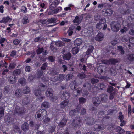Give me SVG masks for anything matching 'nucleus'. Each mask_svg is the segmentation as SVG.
I'll use <instances>...</instances> for the list:
<instances>
[{"mask_svg": "<svg viewBox=\"0 0 134 134\" xmlns=\"http://www.w3.org/2000/svg\"><path fill=\"white\" fill-rule=\"evenodd\" d=\"M89 92L88 91L85 90L83 89V92L82 93V95L83 96H86L88 95Z\"/></svg>", "mask_w": 134, "mask_h": 134, "instance_id": "nucleus-54", "label": "nucleus"}, {"mask_svg": "<svg viewBox=\"0 0 134 134\" xmlns=\"http://www.w3.org/2000/svg\"><path fill=\"white\" fill-rule=\"evenodd\" d=\"M128 19H129L130 20H131L132 21H134V14H131L130 16H128Z\"/></svg>", "mask_w": 134, "mask_h": 134, "instance_id": "nucleus-64", "label": "nucleus"}, {"mask_svg": "<svg viewBox=\"0 0 134 134\" xmlns=\"http://www.w3.org/2000/svg\"><path fill=\"white\" fill-rule=\"evenodd\" d=\"M94 49V47L92 46H89V48L87 51L86 52V54L87 55H89L91 53Z\"/></svg>", "mask_w": 134, "mask_h": 134, "instance_id": "nucleus-32", "label": "nucleus"}, {"mask_svg": "<svg viewBox=\"0 0 134 134\" xmlns=\"http://www.w3.org/2000/svg\"><path fill=\"white\" fill-rule=\"evenodd\" d=\"M14 113L18 115L24 114L25 112V110L23 108H20L19 106H16L14 110Z\"/></svg>", "mask_w": 134, "mask_h": 134, "instance_id": "nucleus-1", "label": "nucleus"}, {"mask_svg": "<svg viewBox=\"0 0 134 134\" xmlns=\"http://www.w3.org/2000/svg\"><path fill=\"white\" fill-rule=\"evenodd\" d=\"M82 42V41L80 38H77L74 42V45L75 46L77 47L79 46L81 44Z\"/></svg>", "mask_w": 134, "mask_h": 134, "instance_id": "nucleus-16", "label": "nucleus"}, {"mask_svg": "<svg viewBox=\"0 0 134 134\" xmlns=\"http://www.w3.org/2000/svg\"><path fill=\"white\" fill-rule=\"evenodd\" d=\"M44 72L41 71V70L37 72V77L38 78H40L43 75V74Z\"/></svg>", "mask_w": 134, "mask_h": 134, "instance_id": "nucleus-42", "label": "nucleus"}, {"mask_svg": "<svg viewBox=\"0 0 134 134\" xmlns=\"http://www.w3.org/2000/svg\"><path fill=\"white\" fill-rule=\"evenodd\" d=\"M22 93V91L21 90L17 89L15 91V94L17 97H19Z\"/></svg>", "mask_w": 134, "mask_h": 134, "instance_id": "nucleus-37", "label": "nucleus"}, {"mask_svg": "<svg viewBox=\"0 0 134 134\" xmlns=\"http://www.w3.org/2000/svg\"><path fill=\"white\" fill-rule=\"evenodd\" d=\"M105 67L103 66H100L97 69V71L99 74L103 72V69H105Z\"/></svg>", "mask_w": 134, "mask_h": 134, "instance_id": "nucleus-28", "label": "nucleus"}, {"mask_svg": "<svg viewBox=\"0 0 134 134\" xmlns=\"http://www.w3.org/2000/svg\"><path fill=\"white\" fill-rule=\"evenodd\" d=\"M13 128H14V131L16 132H19V133H21V132L20 131V128L16 125H14L13 126Z\"/></svg>", "mask_w": 134, "mask_h": 134, "instance_id": "nucleus-41", "label": "nucleus"}, {"mask_svg": "<svg viewBox=\"0 0 134 134\" xmlns=\"http://www.w3.org/2000/svg\"><path fill=\"white\" fill-rule=\"evenodd\" d=\"M86 76L83 73H80L78 75V77L81 79L86 78Z\"/></svg>", "mask_w": 134, "mask_h": 134, "instance_id": "nucleus-52", "label": "nucleus"}, {"mask_svg": "<svg viewBox=\"0 0 134 134\" xmlns=\"http://www.w3.org/2000/svg\"><path fill=\"white\" fill-rule=\"evenodd\" d=\"M74 27L72 26H71L69 28L67 31L68 35L69 36H71L73 34V32L72 30L74 29Z\"/></svg>", "mask_w": 134, "mask_h": 134, "instance_id": "nucleus-33", "label": "nucleus"}, {"mask_svg": "<svg viewBox=\"0 0 134 134\" xmlns=\"http://www.w3.org/2000/svg\"><path fill=\"white\" fill-rule=\"evenodd\" d=\"M70 96L69 94L67 92H64L62 93L60 96L61 98L63 99L68 98Z\"/></svg>", "mask_w": 134, "mask_h": 134, "instance_id": "nucleus-17", "label": "nucleus"}, {"mask_svg": "<svg viewBox=\"0 0 134 134\" xmlns=\"http://www.w3.org/2000/svg\"><path fill=\"white\" fill-rule=\"evenodd\" d=\"M69 101L68 100H65L62 101L60 103V107L61 108H63L66 107L69 103Z\"/></svg>", "mask_w": 134, "mask_h": 134, "instance_id": "nucleus-20", "label": "nucleus"}, {"mask_svg": "<svg viewBox=\"0 0 134 134\" xmlns=\"http://www.w3.org/2000/svg\"><path fill=\"white\" fill-rule=\"evenodd\" d=\"M131 12V11L129 9L126 10L122 9L121 10L120 12L121 14L123 15H127L130 14Z\"/></svg>", "mask_w": 134, "mask_h": 134, "instance_id": "nucleus-23", "label": "nucleus"}, {"mask_svg": "<svg viewBox=\"0 0 134 134\" xmlns=\"http://www.w3.org/2000/svg\"><path fill=\"white\" fill-rule=\"evenodd\" d=\"M34 94L39 99V100L41 101L45 98L44 96H42L41 92L39 90H35L34 92Z\"/></svg>", "mask_w": 134, "mask_h": 134, "instance_id": "nucleus-5", "label": "nucleus"}, {"mask_svg": "<svg viewBox=\"0 0 134 134\" xmlns=\"http://www.w3.org/2000/svg\"><path fill=\"white\" fill-rule=\"evenodd\" d=\"M99 97L101 99V101L103 102H106L108 100V96L105 94H101Z\"/></svg>", "mask_w": 134, "mask_h": 134, "instance_id": "nucleus-11", "label": "nucleus"}, {"mask_svg": "<svg viewBox=\"0 0 134 134\" xmlns=\"http://www.w3.org/2000/svg\"><path fill=\"white\" fill-rule=\"evenodd\" d=\"M22 71V69H18L14 70L13 74L14 76H18L19 75Z\"/></svg>", "mask_w": 134, "mask_h": 134, "instance_id": "nucleus-22", "label": "nucleus"}, {"mask_svg": "<svg viewBox=\"0 0 134 134\" xmlns=\"http://www.w3.org/2000/svg\"><path fill=\"white\" fill-rule=\"evenodd\" d=\"M30 90L29 87L27 86L25 87L23 90V93L24 94H27L30 92Z\"/></svg>", "mask_w": 134, "mask_h": 134, "instance_id": "nucleus-39", "label": "nucleus"}, {"mask_svg": "<svg viewBox=\"0 0 134 134\" xmlns=\"http://www.w3.org/2000/svg\"><path fill=\"white\" fill-rule=\"evenodd\" d=\"M51 101H56L57 99V96H54L53 95L51 97H49Z\"/></svg>", "mask_w": 134, "mask_h": 134, "instance_id": "nucleus-59", "label": "nucleus"}, {"mask_svg": "<svg viewBox=\"0 0 134 134\" xmlns=\"http://www.w3.org/2000/svg\"><path fill=\"white\" fill-rule=\"evenodd\" d=\"M53 91L51 88H48L46 92V95L48 97H51L53 94Z\"/></svg>", "mask_w": 134, "mask_h": 134, "instance_id": "nucleus-12", "label": "nucleus"}, {"mask_svg": "<svg viewBox=\"0 0 134 134\" xmlns=\"http://www.w3.org/2000/svg\"><path fill=\"white\" fill-rule=\"evenodd\" d=\"M4 115V109L3 107L0 106V118L3 116Z\"/></svg>", "mask_w": 134, "mask_h": 134, "instance_id": "nucleus-48", "label": "nucleus"}, {"mask_svg": "<svg viewBox=\"0 0 134 134\" xmlns=\"http://www.w3.org/2000/svg\"><path fill=\"white\" fill-rule=\"evenodd\" d=\"M105 13L108 15H110L112 14V11L110 9H107L106 10Z\"/></svg>", "mask_w": 134, "mask_h": 134, "instance_id": "nucleus-58", "label": "nucleus"}, {"mask_svg": "<svg viewBox=\"0 0 134 134\" xmlns=\"http://www.w3.org/2000/svg\"><path fill=\"white\" fill-rule=\"evenodd\" d=\"M79 102L80 103H84L86 101V99L84 98L81 97L79 98Z\"/></svg>", "mask_w": 134, "mask_h": 134, "instance_id": "nucleus-55", "label": "nucleus"}, {"mask_svg": "<svg viewBox=\"0 0 134 134\" xmlns=\"http://www.w3.org/2000/svg\"><path fill=\"white\" fill-rule=\"evenodd\" d=\"M129 39V38L127 36L124 37L122 39V41L123 42H126L128 41Z\"/></svg>", "mask_w": 134, "mask_h": 134, "instance_id": "nucleus-62", "label": "nucleus"}, {"mask_svg": "<svg viewBox=\"0 0 134 134\" xmlns=\"http://www.w3.org/2000/svg\"><path fill=\"white\" fill-rule=\"evenodd\" d=\"M42 40L43 39L41 37H36L34 41L36 42H40L42 41Z\"/></svg>", "mask_w": 134, "mask_h": 134, "instance_id": "nucleus-60", "label": "nucleus"}, {"mask_svg": "<svg viewBox=\"0 0 134 134\" xmlns=\"http://www.w3.org/2000/svg\"><path fill=\"white\" fill-rule=\"evenodd\" d=\"M118 50L119 51L120 53L121 54H124L125 52L122 46H118Z\"/></svg>", "mask_w": 134, "mask_h": 134, "instance_id": "nucleus-49", "label": "nucleus"}, {"mask_svg": "<svg viewBox=\"0 0 134 134\" xmlns=\"http://www.w3.org/2000/svg\"><path fill=\"white\" fill-rule=\"evenodd\" d=\"M117 132L119 134H124L125 131L120 127H118L116 128Z\"/></svg>", "mask_w": 134, "mask_h": 134, "instance_id": "nucleus-26", "label": "nucleus"}, {"mask_svg": "<svg viewBox=\"0 0 134 134\" xmlns=\"http://www.w3.org/2000/svg\"><path fill=\"white\" fill-rule=\"evenodd\" d=\"M105 22H105H103V23H102L101 22H99L97 23L96 25V28L99 29H101L103 26L102 25Z\"/></svg>", "mask_w": 134, "mask_h": 134, "instance_id": "nucleus-35", "label": "nucleus"}, {"mask_svg": "<svg viewBox=\"0 0 134 134\" xmlns=\"http://www.w3.org/2000/svg\"><path fill=\"white\" fill-rule=\"evenodd\" d=\"M30 100L28 97H25L23 98L22 103L24 105H27L30 103Z\"/></svg>", "mask_w": 134, "mask_h": 134, "instance_id": "nucleus-21", "label": "nucleus"}, {"mask_svg": "<svg viewBox=\"0 0 134 134\" xmlns=\"http://www.w3.org/2000/svg\"><path fill=\"white\" fill-rule=\"evenodd\" d=\"M18 82L22 85H24L26 83V80L24 78H22L19 80Z\"/></svg>", "mask_w": 134, "mask_h": 134, "instance_id": "nucleus-34", "label": "nucleus"}, {"mask_svg": "<svg viewBox=\"0 0 134 134\" xmlns=\"http://www.w3.org/2000/svg\"><path fill=\"white\" fill-rule=\"evenodd\" d=\"M120 26V23L118 22L114 21L111 25V29L113 31L117 32L119 30Z\"/></svg>", "mask_w": 134, "mask_h": 134, "instance_id": "nucleus-3", "label": "nucleus"}, {"mask_svg": "<svg viewBox=\"0 0 134 134\" xmlns=\"http://www.w3.org/2000/svg\"><path fill=\"white\" fill-rule=\"evenodd\" d=\"M128 60L130 61H134V54H128L127 57Z\"/></svg>", "mask_w": 134, "mask_h": 134, "instance_id": "nucleus-30", "label": "nucleus"}, {"mask_svg": "<svg viewBox=\"0 0 134 134\" xmlns=\"http://www.w3.org/2000/svg\"><path fill=\"white\" fill-rule=\"evenodd\" d=\"M71 57V54L70 52L64 54L63 55V59L67 60H70Z\"/></svg>", "mask_w": 134, "mask_h": 134, "instance_id": "nucleus-14", "label": "nucleus"}, {"mask_svg": "<svg viewBox=\"0 0 134 134\" xmlns=\"http://www.w3.org/2000/svg\"><path fill=\"white\" fill-rule=\"evenodd\" d=\"M65 77L64 75L63 74L59 75L58 80L59 81H62L63 80Z\"/></svg>", "mask_w": 134, "mask_h": 134, "instance_id": "nucleus-63", "label": "nucleus"}, {"mask_svg": "<svg viewBox=\"0 0 134 134\" xmlns=\"http://www.w3.org/2000/svg\"><path fill=\"white\" fill-rule=\"evenodd\" d=\"M47 66L48 63L46 62L44 63L41 67V70L44 72L46 70Z\"/></svg>", "mask_w": 134, "mask_h": 134, "instance_id": "nucleus-25", "label": "nucleus"}, {"mask_svg": "<svg viewBox=\"0 0 134 134\" xmlns=\"http://www.w3.org/2000/svg\"><path fill=\"white\" fill-rule=\"evenodd\" d=\"M48 58L49 60L51 62H53L55 60V57L53 56H49L48 57Z\"/></svg>", "mask_w": 134, "mask_h": 134, "instance_id": "nucleus-57", "label": "nucleus"}, {"mask_svg": "<svg viewBox=\"0 0 134 134\" xmlns=\"http://www.w3.org/2000/svg\"><path fill=\"white\" fill-rule=\"evenodd\" d=\"M124 118V116L122 114V113L121 112H120L119 114L118 119L120 120V121L122 122Z\"/></svg>", "mask_w": 134, "mask_h": 134, "instance_id": "nucleus-50", "label": "nucleus"}, {"mask_svg": "<svg viewBox=\"0 0 134 134\" xmlns=\"http://www.w3.org/2000/svg\"><path fill=\"white\" fill-rule=\"evenodd\" d=\"M94 127L95 130L98 131L102 130L105 128L104 125L103 124H96Z\"/></svg>", "mask_w": 134, "mask_h": 134, "instance_id": "nucleus-8", "label": "nucleus"}, {"mask_svg": "<svg viewBox=\"0 0 134 134\" xmlns=\"http://www.w3.org/2000/svg\"><path fill=\"white\" fill-rule=\"evenodd\" d=\"M67 122V120L65 118H64L62 120L58 125L60 127H63L66 125Z\"/></svg>", "mask_w": 134, "mask_h": 134, "instance_id": "nucleus-15", "label": "nucleus"}, {"mask_svg": "<svg viewBox=\"0 0 134 134\" xmlns=\"http://www.w3.org/2000/svg\"><path fill=\"white\" fill-rule=\"evenodd\" d=\"M59 2V0H55L52 2V4L50 6V8H52V7H54L57 6L58 5Z\"/></svg>", "mask_w": 134, "mask_h": 134, "instance_id": "nucleus-29", "label": "nucleus"}, {"mask_svg": "<svg viewBox=\"0 0 134 134\" xmlns=\"http://www.w3.org/2000/svg\"><path fill=\"white\" fill-rule=\"evenodd\" d=\"M22 129L24 131L26 132L29 130V124L27 122H24L21 125Z\"/></svg>", "mask_w": 134, "mask_h": 134, "instance_id": "nucleus-10", "label": "nucleus"}, {"mask_svg": "<svg viewBox=\"0 0 134 134\" xmlns=\"http://www.w3.org/2000/svg\"><path fill=\"white\" fill-rule=\"evenodd\" d=\"M47 20V22L49 23H54L56 20L55 18H50Z\"/></svg>", "mask_w": 134, "mask_h": 134, "instance_id": "nucleus-47", "label": "nucleus"}, {"mask_svg": "<svg viewBox=\"0 0 134 134\" xmlns=\"http://www.w3.org/2000/svg\"><path fill=\"white\" fill-rule=\"evenodd\" d=\"M11 19L9 17L7 16L6 17H3L2 19L0 21V23H7L9 21L11 20Z\"/></svg>", "mask_w": 134, "mask_h": 134, "instance_id": "nucleus-24", "label": "nucleus"}, {"mask_svg": "<svg viewBox=\"0 0 134 134\" xmlns=\"http://www.w3.org/2000/svg\"><path fill=\"white\" fill-rule=\"evenodd\" d=\"M37 48L38 49L36 50V53L38 55L44 51V49L42 47L40 48L39 46H38Z\"/></svg>", "mask_w": 134, "mask_h": 134, "instance_id": "nucleus-38", "label": "nucleus"}, {"mask_svg": "<svg viewBox=\"0 0 134 134\" xmlns=\"http://www.w3.org/2000/svg\"><path fill=\"white\" fill-rule=\"evenodd\" d=\"M91 86V85L88 82H86L83 84V89L84 90V88H85V89L87 88H88L90 86Z\"/></svg>", "mask_w": 134, "mask_h": 134, "instance_id": "nucleus-53", "label": "nucleus"}, {"mask_svg": "<svg viewBox=\"0 0 134 134\" xmlns=\"http://www.w3.org/2000/svg\"><path fill=\"white\" fill-rule=\"evenodd\" d=\"M76 82L75 81H72L70 84V88L72 90L74 89L75 88Z\"/></svg>", "mask_w": 134, "mask_h": 134, "instance_id": "nucleus-36", "label": "nucleus"}, {"mask_svg": "<svg viewBox=\"0 0 134 134\" xmlns=\"http://www.w3.org/2000/svg\"><path fill=\"white\" fill-rule=\"evenodd\" d=\"M97 87L100 90H101L105 89L106 87V85L103 83H98Z\"/></svg>", "mask_w": 134, "mask_h": 134, "instance_id": "nucleus-27", "label": "nucleus"}, {"mask_svg": "<svg viewBox=\"0 0 134 134\" xmlns=\"http://www.w3.org/2000/svg\"><path fill=\"white\" fill-rule=\"evenodd\" d=\"M100 102L101 100L99 97H97L93 98V103L95 106H98L100 104Z\"/></svg>", "mask_w": 134, "mask_h": 134, "instance_id": "nucleus-7", "label": "nucleus"}, {"mask_svg": "<svg viewBox=\"0 0 134 134\" xmlns=\"http://www.w3.org/2000/svg\"><path fill=\"white\" fill-rule=\"evenodd\" d=\"M16 77H14L12 76H9L8 80L9 82L11 84H14L16 82Z\"/></svg>", "mask_w": 134, "mask_h": 134, "instance_id": "nucleus-13", "label": "nucleus"}, {"mask_svg": "<svg viewBox=\"0 0 134 134\" xmlns=\"http://www.w3.org/2000/svg\"><path fill=\"white\" fill-rule=\"evenodd\" d=\"M107 91L110 94H115V91L113 89V88L111 86H109L107 89Z\"/></svg>", "mask_w": 134, "mask_h": 134, "instance_id": "nucleus-19", "label": "nucleus"}, {"mask_svg": "<svg viewBox=\"0 0 134 134\" xmlns=\"http://www.w3.org/2000/svg\"><path fill=\"white\" fill-rule=\"evenodd\" d=\"M79 50V49L77 47H74L72 49V52L74 54H77Z\"/></svg>", "mask_w": 134, "mask_h": 134, "instance_id": "nucleus-45", "label": "nucleus"}, {"mask_svg": "<svg viewBox=\"0 0 134 134\" xmlns=\"http://www.w3.org/2000/svg\"><path fill=\"white\" fill-rule=\"evenodd\" d=\"M118 60L116 59H112L110 61L111 63L113 64H115L118 62Z\"/></svg>", "mask_w": 134, "mask_h": 134, "instance_id": "nucleus-61", "label": "nucleus"}, {"mask_svg": "<svg viewBox=\"0 0 134 134\" xmlns=\"http://www.w3.org/2000/svg\"><path fill=\"white\" fill-rule=\"evenodd\" d=\"M109 72L113 76H114L117 74L116 70L112 68L109 70Z\"/></svg>", "mask_w": 134, "mask_h": 134, "instance_id": "nucleus-31", "label": "nucleus"}, {"mask_svg": "<svg viewBox=\"0 0 134 134\" xmlns=\"http://www.w3.org/2000/svg\"><path fill=\"white\" fill-rule=\"evenodd\" d=\"M50 106L49 103L48 102L45 101L42 104L41 107L42 109H44L49 107Z\"/></svg>", "mask_w": 134, "mask_h": 134, "instance_id": "nucleus-18", "label": "nucleus"}, {"mask_svg": "<svg viewBox=\"0 0 134 134\" xmlns=\"http://www.w3.org/2000/svg\"><path fill=\"white\" fill-rule=\"evenodd\" d=\"M79 19L78 16H76L75 19L73 20L74 23H77L78 24L80 23L81 21H79Z\"/></svg>", "mask_w": 134, "mask_h": 134, "instance_id": "nucleus-56", "label": "nucleus"}, {"mask_svg": "<svg viewBox=\"0 0 134 134\" xmlns=\"http://www.w3.org/2000/svg\"><path fill=\"white\" fill-rule=\"evenodd\" d=\"M29 20L28 19V18L26 16H25L22 19V22L23 24H26L29 23Z\"/></svg>", "mask_w": 134, "mask_h": 134, "instance_id": "nucleus-43", "label": "nucleus"}, {"mask_svg": "<svg viewBox=\"0 0 134 134\" xmlns=\"http://www.w3.org/2000/svg\"><path fill=\"white\" fill-rule=\"evenodd\" d=\"M72 74H68L66 76V80L67 81L71 79L72 77H73V75L72 74H74L73 72Z\"/></svg>", "mask_w": 134, "mask_h": 134, "instance_id": "nucleus-44", "label": "nucleus"}, {"mask_svg": "<svg viewBox=\"0 0 134 134\" xmlns=\"http://www.w3.org/2000/svg\"><path fill=\"white\" fill-rule=\"evenodd\" d=\"M16 65V63H11L9 66L8 68L10 69H14Z\"/></svg>", "mask_w": 134, "mask_h": 134, "instance_id": "nucleus-51", "label": "nucleus"}, {"mask_svg": "<svg viewBox=\"0 0 134 134\" xmlns=\"http://www.w3.org/2000/svg\"><path fill=\"white\" fill-rule=\"evenodd\" d=\"M37 116L36 118H40L41 117L42 118L44 119L46 117L47 112L44 109H40L37 112Z\"/></svg>", "mask_w": 134, "mask_h": 134, "instance_id": "nucleus-2", "label": "nucleus"}, {"mask_svg": "<svg viewBox=\"0 0 134 134\" xmlns=\"http://www.w3.org/2000/svg\"><path fill=\"white\" fill-rule=\"evenodd\" d=\"M104 36L102 33H98L95 37V40L98 41H101L103 40L104 38Z\"/></svg>", "mask_w": 134, "mask_h": 134, "instance_id": "nucleus-9", "label": "nucleus"}, {"mask_svg": "<svg viewBox=\"0 0 134 134\" xmlns=\"http://www.w3.org/2000/svg\"><path fill=\"white\" fill-rule=\"evenodd\" d=\"M55 44L58 47H62L64 45V43L61 41H59L56 42Z\"/></svg>", "mask_w": 134, "mask_h": 134, "instance_id": "nucleus-46", "label": "nucleus"}, {"mask_svg": "<svg viewBox=\"0 0 134 134\" xmlns=\"http://www.w3.org/2000/svg\"><path fill=\"white\" fill-rule=\"evenodd\" d=\"M81 120L80 119H75L73 120L72 124L74 127H77L81 125Z\"/></svg>", "mask_w": 134, "mask_h": 134, "instance_id": "nucleus-6", "label": "nucleus"}, {"mask_svg": "<svg viewBox=\"0 0 134 134\" xmlns=\"http://www.w3.org/2000/svg\"><path fill=\"white\" fill-rule=\"evenodd\" d=\"M85 120L86 124L90 126L94 124L96 122L94 119L92 118L86 117Z\"/></svg>", "mask_w": 134, "mask_h": 134, "instance_id": "nucleus-4", "label": "nucleus"}, {"mask_svg": "<svg viewBox=\"0 0 134 134\" xmlns=\"http://www.w3.org/2000/svg\"><path fill=\"white\" fill-rule=\"evenodd\" d=\"M91 83L92 84H94L98 83L99 82V80L95 78H92L90 79Z\"/></svg>", "mask_w": 134, "mask_h": 134, "instance_id": "nucleus-40", "label": "nucleus"}]
</instances>
